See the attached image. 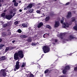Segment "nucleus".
Returning <instances> with one entry per match:
<instances>
[{
    "label": "nucleus",
    "instance_id": "a18cd8bd",
    "mask_svg": "<svg viewBox=\"0 0 77 77\" xmlns=\"http://www.w3.org/2000/svg\"><path fill=\"white\" fill-rule=\"evenodd\" d=\"M16 1L15 0H13V1H12V2L13 3H16Z\"/></svg>",
    "mask_w": 77,
    "mask_h": 77
},
{
    "label": "nucleus",
    "instance_id": "a878e982",
    "mask_svg": "<svg viewBox=\"0 0 77 77\" xmlns=\"http://www.w3.org/2000/svg\"><path fill=\"white\" fill-rule=\"evenodd\" d=\"M38 42L36 43H32V45L33 46H35V45H38Z\"/></svg>",
    "mask_w": 77,
    "mask_h": 77
},
{
    "label": "nucleus",
    "instance_id": "5701e85b",
    "mask_svg": "<svg viewBox=\"0 0 77 77\" xmlns=\"http://www.w3.org/2000/svg\"><path fill=\"white\" fill-rule=\"evenodd\" d=\"M17 32L19 33H21L22 32V31L20 29H19L17 31Z\"/></svg>",
    "mask_w": 77,
    "mask_h": 77
},
{
    "label": "nucleus",
    "instance_id": "2f4dec72",
    "mask_svg": "<svg viewBox=\"0 0 77 77\" xmlns=\"http://www.w3.org/2000/svg\"><path fill=\"white\" fill-rule=\"evenodd\" d=\"M14 24L15 25H17V24H18V21H16L14 22Z\"/></svg>",
    "mask_w": 77,
    "mask_h": 77
},
{
    "label": "nucleus",
    "instance_id": "6e6d98bb",
    "mask_svg": "<svg viewBox=\"0 0 77 77\" xmlns=\"http://www.w3.org/2000/svg\"><path fill=\"white\" fill-rule=\"evenodd\" d=\"M60 38L62 39H63V37H60Z\"/></svg>",
    "mask_w": 77,
    "mask_h": 77
},
{
    "label": "nucleus",
    "instance_id": "13d9d810",
    "mask_svg": "<svg viewBox=\"0 0 77 77\" xmlns=\"http://www.w3.org/2000/svg\"><path fill=\"white\" fill-rule=\"evenodd\" d=\"M27 7H26V8H24V10H27Z\"/></svg>",
    "mask_w": 77,
    "mask_h": 77
},
{
    "label": "nucleus",
    "instance_id": "ea45409f",
    "mask_svg": "<svg viewBox=\"0 0 77 77\" xmlns=\"http://www.w3.org/2000/svg\"><path fill=\"white\" fill-rule=\"evenodd\" d=\"M53 64H52L51 66V68H53L54 67V66H53Z\"/></svg>",
    "mask_w": 77,
    "mask_h": 77
},
{
    "label": "nucleus",
    "instance_id": "c9c22d12",
    "mask_svg": "<svg viewBox=\"0 0 77 77\" xmlns=\"http://www.w3.org/2000/svg\"><path fill=\"white\" fill-rule=\"evenodd\" d=\"M29 77H34V75L33 74H31L30 75Z\"/></svg>",
    "mask_w": 77,
    "mask_h": 77
},
{
    "label": "nucleus",
    "instance_id": "f704fd0d",
    "mask_svg": "<svg viewBox=\"0 0 77 77\" xmlns=\"http://www.w3.org/2000/svg\"><path fill=\"white\" fill-rule=\"evenodd\" d=\"M14 5L15 6H18V3H14Z\"/></svg>",
    "mask_w": 77,
    "mask_h": 77
},
{
    "label": "nucleus",
    "instance_id": "5fc2aeb1",
    "mask_svg": "<svg viewBox=\"0 0 77 77\" xmlns=\"http://www.w3.org/2000/svg\"><path fill=\"white\" fill-rule=\"evenodd\" d=\"M55 42H57V39H55Z\"/></svg>",
    "mask_w": 77,
    "mask_h": 77
},
{
    "label": "nucleus",
    "instance_id": "20e7f679",
    "mask_svg": "<svg viewBox=\"0 0 77 77\" xmlns=\"http://www.w3.org/2000/svg\"><path fill=\"white\" fill-rule=\"evenodd\" d=\"M68 39H66V41H71L72 39H77V38L75 37H74V35H70L68 37Z\"/></svg>",
    "mask_w": 77,
    "mask_h": 77
},
{
    "label": "nucleus",
    "instance_id": "f03ea898",
    "mask_svg": "<svg viewBox=\"0 0 77 77\" xmlns=\"http://www.w3.org/2000/svg\"><path fill=\"white\" fill-rule=\"evenodd\" d=\"M43 50L44 53H48V47L47 46H43Z\"/></svg>",
    "mask_w": 77,
    "mask_h": 77
},
{
    "label": "nucleus",
    "instance_id": "ddd939ff",
    "mask_svg": "<svg viewBox=\"0 0 77 77\" xmlns=\"http://www.w3.org/2000/svg\"><path fill=\"white\" fill-rule=\"evenodd\" d=\"M33 7L32 4H29L28 6H27L26 8L27 9H30V8H32Z\"/></svg>",
    "mask_w": 77,
    "mask_h": 77
},
{
    "label": "nucleus",
    "instance_id": "58836bf2",
    "mask_svg": "<svg viewBox=\"0 0 77 77\" xmlns=\"http://www.w3.org/2000/svg\"><path fill=\"white\" fill-rule=\"evenodd\" d=\"M11 32H9L8 33V36H11Z\"/></svg>",
    "mask_w": 77,
    "mask_h": 77
},
{
    "label": "nucleus",
    "instance_id": "338daca9",
    "mask_svg": "<svg viewBox=\"0 0 77 77\" xmlns=\"http://www.w3.org/2000/svg\"><path fill=\"white\" fill-rule=\"evenodd\" d=\"M50 49L49 48H48V52L50 51Z\"/></svg>",
    "mask_w": 77,
    "mask_h": 77
},
{
    "label": "nucleus",
    "instance_id": "69168bd1",
    "mask_svg": "<svg viewBox=\"0 0 77 77\" xmlns=\"http://www.w3.org/2000/svg\"><path fill=\"white\" fill-rule=\"evenodd\" d=\"M50 16H48V20H50Z\"/></svg>",
    "mask_w": 77,
    "mask_h": 77
},
{
    "label": "nucleus",
    "instance_id": "de8ad7c7",
    "mask_svg": "<svg viewBox=\"0 0 77 77\" xmlns=\"http://www.w3.org/2000/svg\"><path fill=\"white\" fill-rule=\"evenodd\" d=\"M60 77H66V75H63L61 76Z\"/></svg>",
    "mask_w": 77,
    "mask_h": 77
},
{
    "label": "nucleus",
    "instance_id": "6e6552de",
    "mask_svg": "<svg viewBox=\"0 0 77 77\" xmlns=\"http://www.w3.org/2000/svg\"><path fill=\"white\" fill-rule=\"evenodd\" d=\"M13 17L12 16V15L11 14L10 15H7L5 16V18L7 20H10L12 19V18Z\"/></svg>",
    "mask_w": 77,
    "mask_h": 77
},
{
    "label": "nucleus",
    "instance_id": "2eb2a0df",
    "mask_svg": "<svg viewBox=\"0 0 77 77\" xmlns=\"http://www.w3.org/2000/svg\"><path fill=\"white\" fill-rule=\"evenodd\" d=\"M22 26L23 27H27V24L25 23H23L22 24Z\"/></svg>",
    "mask_w": 77,
    "mask_h": 77
},
{
    "label": "nucleus",
    "instance_id": "0e129e2a",
    "mask_svg": "<svg viewBox=\"0 0 77 77\" xmlns=\"http://www.w3.org/2000/svg\"><path fill=\"white\" fill-rule=\"evenodd\" d=\"M45 4H47V1H45Z\"/></svg>",
    "mask_w": 77,
    "mask_h": 77
},
{
    "label": "nucleus",
    "instance_id": "37998d69",
    "mask_svg": "<svg viewBox=\"0 0 77 77\" xmlns=\"http://www.w3.org/2000/svg\"><path fill=\"white\" fill-rule=\"evenodd\" d=\"M72 13H73V14H75V11H73L72 12Z\"/></svg>",
    "mask_w": 77,
    "mask_h": 77
},
{
    "label": "nucleus",
    "instance_id": "1a4fd4ad",
    "mask_svg": "<svg viewBox=\"0 0 77 77\" xmlns=\"http://www.w3.org/2000/svg\"><path fill=\"white\" fill-rule=\"evenodd\" d=\"M1 72L2 73V75L3 77H5V76L6 75V72H5V71L4 70L1 69Z\"/></svg>",
    "mask_w": 77,
    "mask_h": 77
},
{
    "label": "nucleus",
    "instance_id": "a211bd4d",
    "mask_svg": "<svg viewBox=\"0 0 77 77\" xmlns=\"http://www.w3.org/2000/svg\"><path fill=\"white\" fill-rule=\"evenodd\" d=\"M67 72V70L65 69H64L63 71V73L64 74H66V73Z\"/></svg>",
    "mask_w": 77,
    "mask_h": 77
},
{
    "label": "nucleus",
    "instance_id": "c756f323",
    "mask_svg": "<svg viewBox=\"0 0 77 77\" xmlns=\"http://www.w3.org/2000/svg\"><path fill=\"white\" fill-rule=\"evenodd\" d=\"M73 29L75 30H77V25L76 26H75L73 27Z\"/></svg>",
    "mask_w": 77,
    "mask_h": 77
},
{
    "label": "nucleus",
    "instance_id": "864d4df0",
    "mask_svg": "<svg viewBox=\"0 0 77 77\" xmlns=\"http://www.w3.org/2000/svg\"><path fill=\"white\" fill-rule=\"evenodd\" d=\"M44 56V54H42V55L41 56V58H42V57H43V56Z\"/></svg>",
    "mask_w": 77,
    "mask_h": 77
},
{
    "label": "nucleus",
    "instance_id": "bf43d9fd",
    "mask_svg": "<svg viewBox=\"0 0 77 77\" xmlns=\"http://www.w3.org/2000/svg\"><path fill=\"white\" fill-rule=\"evenodd\" d=\"M1 2H2V3H3V2H4V1H3V0H2Z\"/></svg>",
    "mask_w": 77,
    "mask_h": 77
},
{
    "label": "nucleus",
    "instance_id": "7ed1b4c3",
    "mask_svg": "<svg viewBox=\"0 0 77 77\" xmlns=\"http://www.w3.org/2000/svg\"><path fill=\"white\" fill-rule=\"evenodd\" d=\"M20 62L18 61H17L16 63V65L15 66V67L16 69H14V70L15 71H17V69L18 70L19 69L20 67Z\"/></svg>",
    "mask_w": 77,
    "mask_h": 77
},
{
    "label": "nucleus",
    "instance_id": "79ce46f5",
    "mask_svg": "<svg viewBox=\"0 0 77 77\" xmlns=\"http://www.w3.org/2000/svg\"><path fill=\"white\" fill-rule=\"evenodd\" d=\"M48 29H51V27L50 25H48Z\"/></svg>",
    "mask_w": 77,
    "mask_h": 77
},
{
    "label": "nucleus",
    "instance_id": "4d7b16f0",
    "mask_svg": "<svg viewBox=\"0 0 77 77\" xmlns=\"http://www.w3.org/2000/svg\"><path fill=\"white\" fill-rule=\"evenodd\" d=\"M15 42V40H13L12 41V43H14Z\"/></svg>",
    "mask_w": 77,
    "mask_h": 77
},
{
    "label": "nucleus",
    "instance_id": "f8f14e48",
    "mask_svg": "<svg viewBox=\"0 0 77 77\" xmlns=\"http://www.w3.org/2000/svg\"><path fill=\"white\" fill-rule=\"evenodd\" d=\"M63 35L65 36V34L64 33H61L60 34L58 35L57 36H58V37H59V38H60V37L62 36Z\"/></svg>",
    "mask_w": 77,
    "mask_h": 77
},
{
    "label": "nucleus",
    "instance_id": "473e14b6",
    "mask_svg": "<svg viewBox=\"0 0 77 77\" xmlns=\"http://www.w3.org/2000/svg\"><path fill=\"white\" fill-rule=\"evenodd\" d=\"M74 70L75 71H77V66L76 67H74Z\"/></svg>",
    "mask_w": 77,
    "mask_h": 77
},
{
    "label": "nucleus",
    "instance_id": "4be33fe9",
    "mask_svg": "<svg viewBox=\"0 0 77 77\" xmlns=\"http://www.w3.org/2000/svg\"><path fill=\"white\" fill-rule=\"evenodd\" d=\"M64 21V18H62L60 21V23H61V24H63V21Z\"/></svg>",
    "mask_w": 77,
    "mask_h": 77
},
{
    "label": "nucleus",
    "instance_id": "39448f33",
    "mask_svg": "<svg viewBox=\"0 0 77 77\" xmlns=\"http://www.w3.org/2000/svg\"><path fill=\"white\" fill-rule=\"evenodd\" d=\"M63 26H62V27H64V28H66V27L68 28L69 27V26H70V24L68 23H63Z\"/></svg>",
    "mask_w": 77,
    "mask_h": 77
},
{
    "label": "nucleus",
    "instance_id": "9d476101",
    "mask_svg": "<svg viewBox=\"0 0 77 77\" xmlns=\"http://www.w3.org/2000/svg\"><path fill=\"white\" fill-rule=\"evenodd\" d=\"M59 25H60V23H59V22L57 21L55 22V24L54 25L55 27H59Z\"/></svg>",
    "mask_w": 77,
    "mask_h": 77
},
{
    "label": "nucleus",
    "instance_id": "412c9836",
    "mask_svg": "<svg viewBox=\"0 0 77 77\" xmlns=\"http://www.w3.org/2000/svg\"><path fill=\"white\" fill-rule=\"evenodd\" d=\"M27 42H32V38H29L27 40Z\"/></svg>",
    "mask_w": 77,
    "mask_h": 77
},
{
    "label": "nucleus",
    "instance_id": "8fccbe9b",
    "mask_svg": "<svg viewBox=\"0 0 77 77\" xmlns=\"http://www.w3.org/2000/svg\"><path fill=\"white\" fill-rule=\"evenodd\" d=\"M17 11V9L16 8L14 9L13 10L14 12H15V11Z\"/></svg>",
    "mask_w": 77,
    "mask_h": 77
},
{
    "label": "nucleus",
    "instance_id": "7c9ffc66",
    "mask_svg": "<svg viewBox=\"0 0 77 77\" xmlns=\"http://www.w3.org/2000/svg\"><path fill=\"white\" fill-rule=\"evenodd\" d=\"M33 9H31L29 11V12L30 13H32V12H33Z\"/></svg>",
    "mask_w": 77,
    "mask_h": 77
},
{
    "label": "nucleus",
    "instance_id": "4468645a",
    "mask_svg": "<svg viewBox=\"0 0 77 77\" xmlns=\"http://www.w3.org/2000/svg\"><path fill=\"white\" fill-rule=\"evenodd\" d=\"M6 59V57L5 56H2L0 58V60H4Z\"/></svg>",
    "mask_w": 77,
    "mask_h": 77
},
{
    "label": "nucleus",
    "instance_id": "f257e3e1",
    "mask_svg": "<svg viewBox=\"0 0 77 77\" xmlns=\"http://www.w3.org/2000/svg\"><path fill=\"white\" fill-rule=\"evenodd\" d=\"M19 57L20 58H23L24 57V54L23 52L21 50L19 51L17 53H16L14 55V60H19Z\"/></svg>",
    "mask_w": 77,
    "mask_h": 77
},
{
    "label": "nucleus",
    "instance_id": "9b49d317",
    "mask_svg": "<svg viewBox=\"0 0 77 77\" xmlns=\"http://www.w3.org/2000/svg\"><path fill=\"white\" fill-rule=\"evenodd\" d=\"M43 25L44 24L42 22H41L39 23L38 24L37 27L38 28H41Z\"/></svg>",
    "mask_w": 77,
    "mask_h": 77
},
{
    "label": "nucleus",
    "instance_id": "b1692460",
    "mask_svg": "<svg viewBox=\"0 0 77 77\" xmlns=\"http://www.w3.org/2000/svg\"><path fill=\"white\" fill-rule=\"evenodd\" d=\"M21 38H27V36L25 35H21L20 36Z\"/></svg>",
    "mask_w": 77,
    "mask_h": 77
},
{
    "label": "nucleus",
    "instance_id": "f3484780",
    "mask_svg": "<svg viewBox=\"0 0 77 77\" xmlns=\"http://www.w3.org/2000/svg\"><path fill=\"white\" fill-rule=\"evenodd\" d=\"M9 50H10V48L9 47H6L5 50V52L6 53V52H7Z\"/></svg>",
    "mask_w": 77,
    "mask_h": 77
},
{
    "label": "nucleus",
    "instance_id": "4c0bfd02",
    "mask_svg": "<svg viewBox=\"0 0 77 77\" xmlns=\"http://www.w3.org/2000/svg\"><path fill=\"white\" fill-rule=\"evenodd\" d=\"M50 15H51V16H53V15H54V14H53V13L51 12L50 14Z\"/></svg>",
    "mask_w": 77,
    "mask_h": 77
},
{
    "label": "nucleus",
    "instance_id": "e433bc0d",
    "mask_svg": "<svg viewBox=\"0 0 77 77\" xmlns=\"http://www.w3.org/2000/svg\"><path fill=\"white\" fill-rule=\"evenodd\" d=\"M36 12L38 14H39V13H40V11L39 10H37L36 11Z\"/></svg>",
    "mask_w": 77,
    "mask_h": 77
},
{
    "label": "nucleus",
    "instance_id": "09e8293b",
    "mask_svg": "<svg viewBox=\"0 0 77 77\" xmlns=\"http://www.w3.org/2000/svg\"><path fill=\"white\" fill-rule=\"evenodd\" d=\"M13 13H14V12L13 11H10V14H12Z\"/></svg>",
    "mask_w": 77,
    "mask_h": 77
},
{
    "label": "nucleus",
    "instance_id": "e2e57ef3",
    "mask_svg": "<svg viewBox=\"0 0 77 77\" xmlns=\"http://www.w3.org/2000/svg\"><path fill=\"white\" fill-rule=\"evenodd\" d=\"M22 65H24V66H25V63H23Z\"/></svg>",
    "mask_w": 77,
    "mask_h": 77
},
{
    "label": "nucleus",
    "instance_id": "0eeeda50",
    "mask_svg": "<svg viewBox=\"0 0 77 77\" xmlns=\"http://www.w3.org/2000/svg\"><path fill=\"white\" fill-rule=\"evenodd\" d=\"M66 17L67 19H69L72 17V13L71 12L69 11L68 13V14L66 16Z\"/></svg>",
    "mask_w": 77,
    "mask_h": 77
},
{
    "label": "nucleus",
    "instance_id": "49530a36",
    "mask_svg": "<svg viewBox=\"0 0 77 77\" xmlns=\"http://www.w3.org/2000/svg\"><path fill=\"white\" fill-rule=\"evenodd\" d=\"M51 71H52V70H48V72H49V73H50V72H51Z\"/></svg>",
    "mask_w": 77,
    "mask_h": 77
},
{
    "label": "nucleus",
    "instance_id": "c85d7f7f",
    "mask_svg": "<svg viewBox=\"0 0 77 77\" xmlns=\"http://www.w3.org/2000/svg\"><path fill=\"white\" fill-rule=\"evenodd\" d=\"M48 69H47L45 70L44 72L45 74H47V73H48Z\"/></svg>",
    "mask_w": 77,
    "mask_h": 77
},
{
    "label": "nucleus",
    "instance_id": "393cba45",
    "mask_svg": "<svg viewBox=\"0 0 77 77\" xmlns=\"http://www.w3.org/2000/svg\"><path fill=\"white\" fill-rule=\"evenodd\" d=\"M4 46H5V45L0 44V50L2 49V48L3 47H4Z\"/></svg>",
    "mask_w": 77,
    "mask_h": 77
},
{
    "label": "nucleus",
    "instance_id": "3c124183",
    "mask_svg": "<svg viewBox=\"0 0 77 77\" xmlns=\"http://www.w3.org/2000/svg\"><path fill=\"white\" fill-rule=\"evenodd\" d=\"M2 42V39L0 38V42Z\"/></svg>",
    "mask_w": 77,
    "mask_h": 77
},
{
    "label": "nucleus",
    "instance_id": "cd10ccee",
    "mask_svg": "<svg viewBox=\"0 0 77 77\" xmlns=\"http://www.w3.org/2000/svg\"><path fill=\"white\" fill-rule=\"evenodd\" d=\"M45 21L46 22L48 21V16L45 19Z\"/></svg>",
    "mask_w": 77,
    "mask_h": 77
},
{
    "label": "nucleus",
    "instance_id": "bb28decb",
    "mask_svg": "<svg viewBox=\"0 0 77 77\" xmlns=\"http://www.w3.org/2000/svg\"><path fill=\"white\" fill-rule=\"evenodd\" d=\"M1 17H4L5 16V15H6V13H2L1 14Z\"/></svg>",
    "mask_w": 77,
    "mask_h": 77
},
{
    "label": "nucleus",
    "instance_id": "a19ab883",
    "mask_svg": "<svg viewBox=\"0 0 77 77\" xmlns=\"http://www.w3.org/2000/svg\"><path fill=\"white\" fill-rule=\"evenodd\" d=\"M15 14H16V12H14L13 13V17H14V16H15Z\"/></svg>",
    "mask_w": 77,
    "mask_h": 77
},
{
    "label": "nucleus",
    "instance_id": "72a5a7b5",
    "mask_svg": "<svg viewBox=\"0 0 77 77\" xmlns=\"http://www.w3.org/2000/svg\"><path fill=\"white\" fill-rule=\"evenodd\" d=\"M14 48V47L12 46L10 48L9 51L12 50H13Z\"/></svg>",
    "mask_w": 77,
    "mask_h": 77
},
{
    "label": "nucleus",
    "instance_id": "603ef678",
    "mask_svg": "<svg viewBox=\"0 0 77 77\" xmlns=\"http://www.w3.org/2000/svg\"><path fill=\"white\" fill-rule=\"evenodd\" d=\"M23 67H24V66L22 64V65L21 66V68H23Z\"/></svg>",
    "mask_w": 77,
    "mask_h": 77
},
{
    "label": "nucleus",
    "instance_id": "aec40b11",
    "mask_svg": "<svg viewBox=\"0 0 77 77\" xmlns=\"http://www.w3.org/2000/svg\"><path fill=\"white\" fill-rule=\"evenodd\" d=\"M2 36H3V37H6V36H7V35H6V34L5 32H2Z\"/></svg>",
    "mask_w": 77,
    "mask_h": 77
},
{
    "label": "nucleus",
    "instance_id": "dca6fc26",
    "mask_svg": "<svg viewBox=\"0 0 77 77\" xmlns=\"http://www.w3.org/2000/svg\"><path fill=\"white\" fill-rule=\"evenodd\" d=\"M65 69L66 70H67V69L69 70V69H70V67L68 65H67L65 67Z\"/></svg>",
    "mask_w": 77,
    "mask_h": 77
},
{
    "label": "nucleus",
    "instance_id": "774afa93",
    "mask_svg": "<svg viewBox=\"0 0 77 77\" xmlns=\"http://www.w3.org/2000/svg\"><path fill=\"white\" fill-rule=\"evenodd\" d=\"M46 27H47V28H48V25L47 26H46Z\"/></svg>",
    "mask_w": 77,
    "mask_h": 77
},
{
    "label": "nucleus",
    "instance_id": "c03bdc74",
    "mask_svg": "<svg viewBox=\"0 0 77 77\" xmlns=\"http://www.w3.org/2000/svg\"><path fill=\"white\" fill-rule=\"evenodd\" d=\"M69 4V2H68L66 4V5H68Z\"/></svg>",
    "mask_w": 77,
    "mask_h": 77
},
{
    "label": "nucleus",
    "instance_id": "052dcab7",
    "mask_svg": "<svg viewBox=\"0 0 77 77\" xmlns=\"http://www.w3.org/2000/svg\"><path fill=\"white\" fill-rule=\"evenodd\" d=\"M19 11H20V12H22V10H21V9H20V10H19Z\"/></svg>",
    "mask_w": 77,
    "mask_h": 77
},
{
    "label": "nucleus",
    "instance_id": "6ab92c4d",
    "mask_svg": "<svg viewBox=\"0 0 77 77\" xmlns=\"http://www.w3.org/2000/svg\"><path fill=\"white\" fill-rule=\"evenodd\" d=\"M72 22H74V21H75L76 19L75 18V17H73L72 18Z\"/></svg>",
    "mask_w": 77,
    "mask_h": 77
},
{
    "label": "nucleus",
    "instance_id": "423d86ee",
    "mask_svg": "<svg viewBox=\"0 0 77 77\" xmlns=\"http://www.w3.org/2000/svg\"><path fill=\"white\" fill-rule=\"evenodd\" d=\"M12 22H11V21L8 23H8H5V24H4L2 25V27H3L5 28V27H7L8 26H11V25H12Z\"/></svg>",
    "mask_w": 77,
    "mask_h": 77
},
{
    "label": "nucleus",
    "instance_id": "680f3d73",
    "mask_svg": "<svg viewBox=\"0 0 77 77\" xmlns=\"http://www.w3.org/2000/svg\"><path fill=\"white\" fill-rule=\"evenodd\" d=\"M7 11V10H5L4 11V12H6Z\"/></svg>",
    "mask_w": 77,
    "mask_h": 77
}]
</instances>
